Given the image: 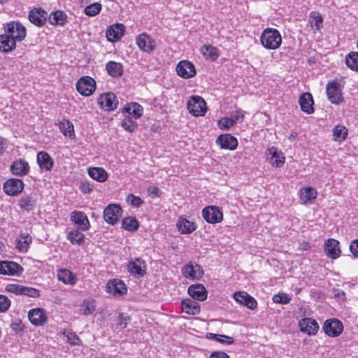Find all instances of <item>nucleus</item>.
<instances>
[{"instance_id":"obj_1","label":"nucleus","mask_w":358,"mask_h":358,"mask_svg":"<svg viewBox=\"0 0 358 358\" xmlns=\"http://www.w3.org/2000/svg\"><path fill=\"white\" fill-rule=\"evenodd\" d=\"M282 38L280 33L275 28H266L260 35V43L266 50H276L282 44Z\"/></svg>"},{"instance_id":"obj_2","label":"nucleus","mask_w":358,"mask_h":358,"mask_svg":"<svg viewBox=\"0 0 358 358\" xmlns=\"http://www.w3.org/2000/svg\"><path fill=\"white\" fill-rule=\"evenodd\" d=\"M190 114L195 117L203 116L207 111L205 100L200 96H192L187 103Z\"/></svg>"},{"instance_id":"obj_3","label":"nucleus","mask_w":358,"mask_h":358,"mask_svg":"<svg viewBox=\"0 0 358 358\" xmlns=\"http://www.w3.org/2000/svg\"><path fill=\"white\" fill-rule=\"evenodd\" d=\"M5 34L17 43L25 38L27 30L20 22L13 21L7 23Z\"/></svg>"},{"instance_id":"obj_4","label":"nucleus","mask_w":358,"mask_h":358,"mask_svg":"<svg viewBox=\"0 0 358 358\" xmlns=\"http://www.w3.org/2000/svg\"><path fill=\"white\" fill-rule=\"evenodd\" d=\"M326 91L328 99L331 103L338 105L343 101L342 87L338 80L328 83Z\"/></svg>"},{"instance_id":"obj_5","label":"nucleus","mask_w":358,"mask_h":358,"mask_svg":"<svg viewBox=\"0 0 358 358\" xmlns=\"http://www.w3.org/2000/svg\"><path fill=\"white\" fill-rule=\"evenodd\" d=\"M76 90L83 96H90L96 90V82L90 76L81 77L76 83Z\"/></svg>"},{"instance_id":"obj_6","label":"nucleus","mask_w":358,"mask_h":358,"mask_svg":"<svg viewBox=\"0 0 358 358\" xmlns=\"http://www.w3.org/2000/svg\"><path fill=\"white\" fill-rule=\"evenodd\" d=\"M203 219L210 224H217L223 220L222 210L215 206H208L202 210Z\"/></svg>"},{"instance_id":"obj_7","label":"nucleus","mask_w":358,"mask_h":358,"mask_svg":"<svg viewBox=\"0 0 358 358\" xmlns=\"http://www.w3.org/2000/svg\"><path fill=\"white\" fill-rule=\"evenodd\" d=\"M122 209L117 204H109L103 210L104 220L110 224H115L120 217Z\"/></svg>"},{"instance_id":"obj_8","label":"nucleus","mask_w":358,"mask_h":358,"mask_svg":"<svg viewBox=\"0 0 358 358\" xmlns=\"http://www.w3.org/2000/svg\"><path fill=\"white\" fill-rule=\"evenodd\" d=\"M23 272V268L17 263L9 261L0 262V274L11 276H20Z\"/></svg>"},{"instance_id":"obj_9","label":"nucleus","mask_w":358,"mask_h":358,"mask_svg":"<svg viewBox=\"0 0 358 358\" xmlns=\"http://www.w3.org/2000/svg\"><path fill=\"white\" fill-rule=\"evenodd\" d=\"M24 182L18 178H10L3 184L5 193L10 196H15L20 194L24 189Z\"/></svg>"},{"instance_id":"obj_10","label":"nucleus","mask_w":358,"mask_h":358,"mask_svg":"<svg viewBox=\"0 0 358 358\" xmlns=\"http://www.w3.org/2000/svg\"><path fill=\"white\" fill-rule=\"evenodd\" d=\"M28 317L30 322L35 326H42L48 322V314L45 310L40 308H35L28 313Z\"/></svg>"},{"instance_id":"obj_11","label":"nucleus","mask_w":358,"mask_h":358,"mask_svg":"<svg viewBox=\"0 0 358 358\" xmlns=\"http://www.w3.org/2000/svg\"><path fill=\"white\" fill-rule=\"evenodd\" d=\"M136 42L140 50L148 53L152 52L156 47L155 41L146 33L139 34Z\"/></svg>"},{"instance_id":"obj_12","label":"nucleus","mask_w":358,"mask_h":358,"mask_svg":"<svg viewBox=\"0 0 358 358\" xmlns=\"http://www.w3.org/2000/svg\"><path fill=\"white\" fill-rule=\"evenodd\" d=\"M98 104L101 108L110 111L117 108L118 101H117L116 96L113 93L108 92L99 96Z\"/></svg>"},{"instance_id":"obj_13","label":"nucleus","mask_w":358,"mask_h":358,"mask_svg":"<svg viewBox=\"0 0 358 358\" xmlns=\"http://www.w3.org/2000/svg\"><path fill=\"white\" fill-rule=\"evenodd\" d=\"M178 75L185 79L193 78L196 75V69L194 64L187 60L180 61L176 66Z\"/></svg>"},{"instance_id":"obj_14","label":"nucleus","mask_w":358,"mask_h":358,"mask_svg":"<svg viewBox=\"0 0 358 358\" xmlns=\"http://www.w3.org/2000/svg\"><path fill=\"white\" fill-rule=\"evenodd\" d=\"M325 334L331 337L338 336L343 330V324L337 319H330L325 321L323 325Z\"/></svg>"},{"instance_id":"obj_15","label":"nucleus","mask_w":358,"mask_h":358,"mask_svg":"<svg viewBox=\"0 0 358 358\" xmlns=\"http://www.w3.org/2000/svg\"><path fill=\"white\" fill-rule=\"evenodd\" d=\"M182 273L185 278L191 280H199L203 274L201 266L197 264H193L191 262L182 268Z\"/></svg>"},{"instance_id":"obj_16","label":"nucleus","mask_w":358,"mask_h":358,"mask_svg":"<svg viewBox=\"0 0 358 358\" xmlns=\"http://www.w3.org/2000/svg\"><path fill=\"white\" fill-rule=\"evenodd\" d=\"M106 291L113 296H122L127 292V287L123 281L119 279L110 280L106 286Z\"/></svg>"},{"instance_id":"obj_17","label":"nucleus","mask_w":358,"mask_h":358,"mask_svg":"<svg viewBox=\"0 0 358 358\" xmlns=\"http://www.w3.org/2000/svg\"><path fill=\"white\" fill-rule=\"evenodd\" d=\"M127 270L132 275L137 277L143 276L146 272V265L143 259L136 258L134 260L129 262Z\"/></svg>"},{"instance_id":"obj_18","label":"nucleus","mask_w":358,"mask_h":358,"mask_svg":"<svg viewBox=\"0 0 358 358\" xmlns=\"http://www.w3.org/2000/svg\"><path fill=\"white\" fill-rule=\"evenodd\" d=\"M216 143L221 148L225 150H234L238 146L237 139L229 134L220 135Z\"/></svg>"},{"instance_id":"obj_19","label":"nucleus","mask_w":358,"mask_h":358,"mask_svg":"<svg viewBox=\"0 0 358 358\" xmlns=\"http://www.w3.org/2000/svg\"><path fill=\"white\" fill-rule=\"evenodd\" d=\"M71 220L82 231H87L90 227V223L87 216L82 211H73L71 213Z\"/></svg>"},{"instance_id":"obj_20","label":"nucleus","mask_w":358,"mask_h":358,"mask_svg":"<svg viewBox=\"0 0 358 358\" xmlns=\"http://www.w3.org/2000/svg\"><path fill=\"white\" fill-rule=\"evenodd\" d=\"M47 12L41 8H34L29 13V21L38 27L44 25L47 20Z\"/></svg>"},{"instance_id":"obj_21","label":"nucleus","mask_w":358,"mask_h":358,"mask_svg":"<svg viewBox=\"0 0 358 358\" xmlns=\"http://www.w3.org/2000/svg\"><path fill=\"white\" fill-rule=\"evenodd\" d=\"M124 26L122 24H114L110 25L106 32L107 39L110 42L119 41L124 35Z\"/></svg>"},{"instance_id":"obj_22","label":"nucleus","mask_w":358,"mask_h":358,"mask_svg":"<svg viewBox=\"0 0 358 358\" xmlns=\"http://www.w3.org/2000/svg\"><path fill=\"white\" fill-rule=\"evenodd\" d=\"M10 171L13 175L24 176L29 173L30 166L27 162L22 159H19L12 163Z\"/></svg>"},{"instance_id":"obj_23","label":"nucleus","mask_w":358,"mask_h":358,"mask_svg":"<svg viewBox=\"0 0 358 358\" xmlns=\"http://www.w3.org/2000/svg\"><path fill=\"white\" fill-rule=\"evenodd\" d=\"M234 299L240 304H243L252 310L255 309L257 305L256 300L245 292H235Z\"/></svg>"},{"instance_id":"obj_24","label":"nucleus","mask_w":358,"mask_h":358,"mask_svg":"<svg viewBox=\"0 0 358 358\" xmlns=\"http://www.w3.org/2000/svg\"><path fill=\"white\" fill-rule=\"evenodd\" d=\"M122 111L124 115L138 120L143 115V108L138 103L131 102L127 104Z\"/></svg>"},{"instance_id":"obj_25","label":"nucleus","mask_w":358,"mask_h":358,"mask_svg":"<svg viewBox=\"0 0 358 358\" xmlns=\"http://www.w3.org/2000/svg\"><path fill=\"white\" fill-rule=\"evenodd\" d=\"M299 103L300 105L301 109L303 112L310 115L313 113L314 108H313V96L309 92H304L303 93L299 99Z\"/></svg>"},{"instance_id":"obj_26","label":"nucleus","mask_w":358,"mask_h":358,"mask_svg":"<svg viewBox=\"0 0 358 358\" xmlns=\"http://www.w3.org/2000/svg\"><path fill=\"white\" fill-rule=\"evenodd\" d=\"M37 163L42 171H50L54 165V160L50 155L44 151H41L37 154Z\"/></svg>"},{"instance_id":"obj_27","label":"nucleus","mask_w":358,"mask_h":358,"mask_svg":"<svg viewBox=\"0 0 358 358\" xmlns=\"http://www.w3.org/2000/svg\"><path fill=\"white\" fill-rule=\"evenodd\" d=\"M178 230L182 234H189L196 229V225L187 218L180 216L176 222Z\"/></svg>"},{"instance_id":"obj_28","label":"nucleus","mask_w":358,"mask_h":358,"mask_svg":"<svg viewBox=\"0 0 358 358\" xmlns=\"http://www.w3.org/2000/svg\"><path fill=\"white\" fill-rule=\"evenodd\" d=\"M300 329L308 335H315L318 329L317 322L312 318H303L299 321Z\"/></svg>"},{"instance_id":"obj_29","label":"nucleus","mask_w":358,"mask_h":358,"mask_svg":"<svg viewBox=\"0 0 358 358\" xmlns=\"http://www.w3.org/2000/svg\"><path fill=\"white\" fill-rule=\"evenodd\" d=\"M188 294L197 301H203L207 299L208 292L203 285L195 284L188 287Z\"/></svg>"},{"instance_id":"obj_30","label":"nucleus","mask_w":358,"mask_h":358,"mask_svg":"<svg viewBox=\"0 0 358 358\" xmlns=\"http://www.w3.org/2000/svg\"><path fill=\"white\" fill-rule=\"evenodd\" d=\"M324 250L327 256L333 259L338 258L341 254L339 242L334 238L328 239L324 245Z\"/></svg>"},{"instance_id":"obj_31","label":"nucleus","mask_w":358,"mask_h":358,"mask_svg":"<svg viewBox=\"0 0 358 358\" xmlns=\"http://www.w3.org/2000/svg\"><path fill=\"white\" fill-rule=\"evenodd\" d=\"M268 155H271L270 163L273 166L281 167L284 165L285 157L281 150L275 147H271L267 150Z\"/></svg>"},{"instance_id":"obj_32","label":"nucleus","mask_w":358,"mask_h":358,"mask_svg":"<svg viewBox=\"0 0 358 358\" xmlns=\"http://www.w3.org/2000/svg\"><path fill=\"white\" fill-rule=\"evenodd\" d=\"M57 276L58 280L65 285H74L78 280L76 275L66 268L58 270Z\"/></svg>"},{"instance_id":"obj_33","label":"nucleus","mask_w":358,"mask_h":358,"mask_svg":"<svg viewBox=\"0 0 358 358\" xmlns=\"http://www.w3.org/2000/svg\"><path fill=\"white\" fill-rule=\"evenodd\" d=\"M317 195L316 189L312 187H305L299 191V198L303 204L313 203Z\"/></svg>"},{"instance_id":"obj_34","label":"nucleus","mask_w":358,"mask_h":358,"mask_svg":"<svg viewBox=\"0 0 358 358\" xmlns=\"http://www.w3.org/2000/svg\"><path fill=\"white\" fill-rule=\"evenodd\" d=\"M181 308L188 315H198L201 310L199 303L191 299H183L181 302Z\"/></svg>"},{"instance_id":"obj_35","label":"nucleus","mask_w":358,"mask_h":358,"mask_svg":"<svg viewBox=\"0 0 358 358\" xmlns=\"http://www.w3.org/2000/svg\"><path fill=\"white\" fill-rule=\"evenodd\" d=\"M31 242L32 238L28 233L21 232L17 240L16 248L20 252H26Z\"/></svg>"},{"instance_id":"obj_36","label":"nucleus","mask_w":358,"mask_h":358,"mask_svg":"<svg viewBox=\"0 0 358 358\" xmlns=\"http://www.w3.org/2000/svg\"><path fill=\"white\" fill-rule=\"evenodd\" d=\"M67 16L62 10H56L50 13L48 17L50 24L54 26H63L66 22Z\"/></svg>"},{"instance_id":"obj_37","label":"nucleus","mask_w":358,"mask_h":358,"mask_svg":"<svg viewBox=\"0 0 358 358\" xmlns=\"http://www.w3.org/2000/svg\"><path fill=\"white\" fill-rule=\"evenodd\" d=\"M16 42L10 38L6 34L0 35V51L8 52L14 50L16 47Z\"/></svg>"},{"instance_id":"obj_38","label":"nucleus","mask_w":358,"mask_h":358,"mask_svg":"<svg viewBox=\"0 0 358 358\" xmlns=\"http://www.w3.org/2000/svg\"><path fill=\"white\" fill-rule=\"evenodd\" d=\"M89 176L100 182H105L108 178L107 172L101 167H91L88 169Z\"/></svg>"},{"instance_id":"obj_39","label":"nucleus","mask_w":358,"mask_h":358,"mask_svg":"<svg viewBox=\"0 0 358 358\" xmlns=\"http://www.w3.org/2000/svg\"><path fill=\"white\" fill-rule=\"evenodd\" d=\"M106 69L110 76L112 77H120L122 75L123 67L120 63L110 61L106 65Z\"/></svg>"},{"instance_id":"obj_40","label":"nucleus","mask_w":358,"mask_h":358,"mask_svg":"<svg viewBox=\"0 0 358 358\" xmlns=\"http://www.w3.org/2000/svg\"><path fill=\"white\" fill-rule=\"evenodd\" d=\"M35 205L36 200L30 195L22 196L18 201L20 208L28 212L33 210Z\"/></svg>"},{"instance_id":"obj_41","label":"nucleus","mask_w":358,"mask_h":358,"mask_svg":"<svg viewBox=\"0 0 358 358\" xmlns=\"http://www.w3.org/2000/svg\"><path fill=\"white\" fill-rule=\"evenodd\" d=\"M322 17L317 12H311L310 14L308 22L311 29L315 32L322 27Z\"/></svg>"},{"instance_id":"obj_42","label":"nucleus","mask_w":358,"mask_h":358,"mask_svg":"<svg viewBox=\"0 0 358 358\" xmlns=\"http://www.w3.org/2000/svg\"><path fill=\"white\" fill-rule=\"evenodd\" d=\"M60 131L65 136L71 138L75 136L74 128L73 124L69 120H63L59 123Z\"/></svg>"},{"instance_id":"obj_43","label":"nucleus","mask_w":358,"mask_h":358,"mask_svg":"<svg viewBox=\"0 0 358 358\" xmlns=\"http://www.w3.org/2000/svg\"><path fill=\"white\" fill-rule=\"evenodd\" d=\"M67 239L72 244L80 245L84 242L85 235L78 229H73L68 233Z\"/></svg>"},{"instance_id":"obj_44","label":"nucleus","mask_w":358,"mask_h":358,"mask_svg":"<svg viewBox=\"0 0 358 358\" xmlns=\"http://www.w3.org/2000/svg\"><path fill=\"white\" fill-rule=\"evenodd\" d=\"M96 309V302L94 299H85L80 305V311L85 315L94 313Z\"/></svg>"},{"instance_id":"obj_45","label":"nucleus","mask_w":358,"mask_h":358,"mask_svg":"<svg viewBox=\"0 0 358 358\" xmlns=\"http://www.w3.org/2000/svg\"><path fill=\"white\" fill-rule=\"evenodd\" d=\"M345 61L348 68L358 71V52H350L346 55Z\"/></svg>"},{"instance_id":"obj_46","label":"nucleus","mask_w":358,"mask_h":358,"mask_svg":"<svg viewBox=\"0 0 358 358\" xmlns=\"http://www.w3.org/2000/svg\"><path fill=\"white\" fill-rule=\"evenodd\" d=\"M122 228L129 231H135L138 228V220L133 217H127L122 220Z\"/></svg>"},{"instance_id":"obj_47","label":"nucleus","mask_w":358,"mask_h":358,"mask_svg":"<svg viewBox=\"0 0 358 358\" xmlns=\"http://www.w3.org/2000/svg\"><path fill=\"white\" fill-rule=\"evenodd\" d=\"M122 127L127 131L132 132L138 127L136 120L132 118V117H128L124 115V119L121 122Z\"/></svg>"},{"instance_id":"obj_48","label":"nucleus","mask_w":358,"mask_h":358,"mask_svg":"<svg viewBox=\"0 0 358 358\" xmlns=\"http://www.w3.org/2000/svg\"><path fill=\"white\" fill-rule=\"evenodd\" d=\"M348 135V129L345 127L336 125L333 130L334 138L336 141H342L345 139Z\"/></svg>"},{"instance_id":"obj_49","label":"nucleus","mask_w":358,"mask_h":358,"mask_svg":"<svg viewBox=\"0 0 358 358\" xmlns=\"http://www.w3.org/2000/svg\"><path fill=\"white\" fill-rule=\"evenodd\" d=\"M201 50L204 56L213 61L216 60L219 57L218 50L211 45H204Z\"/></svg>"},{"instance_id":"obj_50","label":"nucleus","mask_w":358,"mask_h":358,"mask_svg":"<svg viewBox=\"0 0 358 358\" xmlns=\"http://www.w3.org/2000/svg\"><path fill=\"white\" fill-rule=\"evenodd\" d=\"M102 6L101 3L96 2L93 3L87 6L84 10V13L85 15L93 17L96 15L101 10Z\"/></svg>"},{"instance_id":"obj_51","label":"nucleus","mask_w":358,"mask_h":358,"mask_svg":"<svg viewBox=\"0 0 358 358\" xmlns=\"http://www.w3.org/2000/svg\"><path fill=\"white\" fill-rule=\"evenodd\" d=\"M126 201L130 206L135 208H139L143 203V201L140 196H135L133 194H129Z\"/></svg>"},{"instance_id":"obj_52","label":"nucleus","mask_w":358,"mask_h":358,"mask_svg":"<svg viewBox=\"0 0 358 358\" xmlns=\"http://www.w3.org/2000/svg\"><path fill=\"white\" fill-rule=\"evenodd\" d=\"M22 295L28 296L33 298H36L40 296V292L37 289L30 287H26L22 285Z\"/></svg>"},{"instance_id":"obj_53","label":"nucleus","mask_w":358,"mask_h":358,"mask_svg":"<svg viewBox=\"0 0 358 358\" xmlns=\"http://www.w3.org/2000/svg\"><path fill=\"white\" fill-rule=\"evenodd\" d=\"M290 301L291 298L286 293H279L273 296V301L275 303L287 304Z\"/></svg>"},{"instance_id":"obj_54","label":"nucleus","mask_w":358,"mask_h":358,"mask_svg":"<svg viewBox=\"0 0 358 358\" xmlns=\"http://www.w3.org/2000/svg\"><path fill=\"white\" fill-rule=\"evenodd\" d=\"M64 335L66 337V341L71 345H79L80 338L75 332L66 331L64 332Z\"/></svg>"},{"instance_id":"obj_55","label":"nucleus","mask_w":358,"mask_h":358,"mask_svg":"<svg viewBox=\"0 0 358 358\" xmlns=\"http://www.w3.org/2000/svg\"><path fill=\"white\" fill-rule=\"evenodd\" d=\"M235 124L234 120L229 117H223L218 122V126L221 129H229Z\"/></svg>"},{"instance_id":"obj_56","label":"nucleus","mask_w":358,"mask_h":358,"mask_svg":"<svg viewBox=\"0 0 358 358\" xmlns=\"http://www.w3.org/2000/svg\"><path fill=\"white\" fill-rule=\"evenodd\" d=\"M10 306V299L7 296L0 294V312H4L7 310Z\"/></svg>"},{"instance_id":"obj_57","label":"nucleus","mask_w":358,"mask_h":358,"mask_svg":"<svg viewBox=\"0 0 358 358\" xmlns=\"http://www.w3.org/2000/svg\"><path fill=\"white\" fill-rule=\"evenodd\" d=\"M118 320L117 326L121 329H124L127 327V324L130 321V317L124 313H121L118 316Z\"/></svg>"},{"instance_id":"obj_58","label":"nucleus","mask_w":358,"mask_h":358,"mask_svg":"<svg viewBox=\"0 0 358 358\" xmlns=\"http://www.w3.org/2000/svg\"><path fill=\"white\" fill-rule=\"evenodd\" d=\"M6 290L10 293L21 294L22 285L16 284H8L6 286Z\"/></svg>"},{"instance_id":"obj_59","label":"nucleus","mask_w":358,"mask_h":358,"mask_svg":"<svg viewBox=\"0 0 358 358\" xmlns=\"http://www.w3.org/2000/svg\"><path fill=\"white\" fill-rule=\"evenodd\" d=\"M220 336H219L218 338H217L216 341H217V342H220L222 344H227V345H231V344L234 343V338H232L229 336H227V335H224V334H220Z\"/></svg>"},{"instance_id":"obj_60","label":"nucleus","mask_w":358,"mask_h":358,"mask_svg":"<svg viewBox=\"0 0 358 358\" xmlns=\"http://www.w3.org/2000/svg\"><path fill=\"white\" fill-rule=\"evenodd\" d=\"M244 111L242 110H238L234 113L231 118L234 120V123L236 124L238 121H242L244 118Z\"/></svg>"},{"instance_id":"obj_61","label":"nucleus","mask_w":358,"mask_h":358,"mask_svg":"<svg viewBox=\"0 0 358 358\" xmlns=\"http://www.w3.org/2000/svg\"><path fill=\"white\" fill-rule=\"evenodd\" d=\"M350 250L354 256L358 257V239L354 240L350 245Z\"/></svg>"},{"instance_id":"obj_62","label":"nucleus","mask_w":358,"mask_h":358,"mask_svg":"<svg viewBox=\"0 0 358 358\" xmlns=\"http://www.w3.org/2000/svg\"><path fill=\"white\" fill-rule=\"evenodd\" d=\"M209 358H229V356L224 352L215 351L210 355Z\"/></svg>"},{"instance_id":"obj_63","label":"nucleus","mask_w":358,"mask_h":358,"mask_svg":"<svg viewBox=\"0 0 358 358\" xmlns=\"http://www.w3.org/2000/svg\"><path fill=\"white\" fill-rule=\"evenodd\" d=\"M148 192L150 195H157L159 192V189L157 187H151L148 189Z\"/></svg>"},{"instance_id":"obj_64","label":"nucleus","mask_w":358,"mask_h":358,"mask_svg":"<svg viewBox=\"0 0 358 358\" xmlns=\"http://www.w3.org/2000/svg\"><path fill=\"white\" fill-rule=\"evenodd\" d=\"M7 143L6 141L2 137H0V152H2L6 148Z\"/></svg>"}]
</instances>
